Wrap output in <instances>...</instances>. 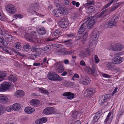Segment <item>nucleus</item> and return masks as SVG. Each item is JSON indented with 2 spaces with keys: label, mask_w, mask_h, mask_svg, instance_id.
Here are the masks:
<instances>
[{
  "label": "nucleus",
  "mask_w": 124,
  "mask_h": 124,
  "mask_svg": "<svg viewBox=\"0 0 124 124\" xmlns=\"http://www.w3.org/2000/svg\"><path fill=\"white\" fill-rule=\"evenodd\" d=\"M51 49V46L49 45H48L44 47V50L46 52H48Z\"/></svg>",
  "instance_id": "43"
},
{
  "label": "nucleus",
  "mask_w": 124,
  "mask_h": 124,
  "mask_svg": "<svg viewBox=\"0 0 124 124\" xmlns=\"http://www.w3.org/2000/svg\"><path fill=\"white\" fill-rule=\"evenodd\" d=\"M30 48L31 46L28 43L25 44L24 46V48L27 49Z\"/></svg>",
  "instance_id": "55"
},
{
  "label": "nucleus",
  "mask_w": 124,
  "mask_h": 124,
  "mask_svg": "<svg viewBox=\"0 0 124 124\" xmlns=\"http://www.w3.org/2000/svg\"><path fill=\"white\" fill-rule=\"evenodd\" d=\"M10 98L6 95H0V102L5 103L8 102L10 100Z\"/></svg>",
  "instance_id": "12"
},
{
  "label": "nucleus",
  "mask_w": 124,
  "mask_h": 124,
  "mask_svg": "<svg viewBox=\"0 0 124 124\" xmlns=\"http://www.w3.org/2000/svg\"><path fill=\"white\" fill-rule=\"evenodd\" d=\"M57 110L54 107H47L44 109L43 113L46 115H50L56 113Z\"/></svg>",
  "instance_id": "4"
},
{
  "label": "nucleus",
  "mask_w": 124,
  "mask_h": 124,
  "mask_svg": "<svg viewBox=\"0 0 124 124\" xmlns=\"http://www.w3.org/2000/svg\"><path fill=\"white\" fill-rule=\"evenodd\" d=\"M113 116L112 112H110L107 115L104 121L105 124H110Z\"/></svg>",
  "instance_id": "11"
},
{
  "label": "nucleus",
  "mask_w": 124,
  "mask_h": 124,
  "mask_svg": "<svg viewBox=\"0 0 124 124\" xmlns=\"http://www.w3.org/2000/svg\"><path fill=\"white\" fill-rule=\"evenodd\" d=\"M124 47L123 45L117 43L114 44L111 46V48L113 51H121L123 49Z\"/></svg>",
  "instance_id": "6"
},
{
  "label": "nucleus",
  "mask_w": 124,
  "mask_h": 124,
  "mask_svg": "<svg viewBox=\"0 0 124 124\" xmlns=\"http://www.w3.org/2000/svg\"><path fill=\"white\" fill-rule=\"evenodd\" d=\"M113 0H111L109 3H108L103 7L102 9H104L109 6L112 3Z\"/></svg>",
  "instance_id": "45"
},
{
  "label": "nucleus",
  "mask_w": 124,
  "mask_h": 124,
  "mask_svg": "<svg viewBox=\"0 0 124 124\" xmlns=\"http://www.w3.org/2000/svg\"><path fill=\"white\" fill-rule=\"evenodd\" d=\"M59 9L61 14L66 15L68 13V10L65 8L63 7H60Z\"/></svg>",
  "instance_id": "25"
},
{
  "label": "nucleus",
  "mask_w": 124,
  "mask_h": 124,
  "mask_svg": "<svg viewBox=\"0 0 124 124\" xmlns=\"http://www.w3.org/2000/svg\"><path fill=\"white\" fill-rule=\"evenodd\" d=\"M119 5H117L116 6H113L111 8L110 10H109V12H111L112 11H113L116 9L119 6Z\"/></svg>",
  "instance_id": "48"
},
{
  "label": "nucleus",
  "mask_w": 124,
  "mask_h": 124,
  "mask_svg": "<svg viewBox=\"0 0 124 124\" xmlns=\"http://www.w3.org/2000/svg\"><path fill=\"white\" fill-rule=\"evenodd\" d=\"M6 110L7 111L9 112L12 111L13 110L12 106H8L6 107Z\"/></svg>",
  "instance_id": "49"
},
{
  "label": "nucleus",
  "mask_w": 124,
  "mask_h": 124,
  "mask_svg": "<svg viewBox=\"0 0 124 124\" xmlns=\"http://www.w3.org/2000/svg\"><path fill=\"white\" fill-rule=\"evenodd\" d=\"M6 9L9 13L11 14H13L16 12L15 8L12 4H9L7 6Z\"/></svg>",
  "instance_id": "10"
},
{
  "label": "nucleus",
  "mask_w": 124,
  "mask_h": 124,
  "mask_svg": "<svg viewBox=\"0 0 124 124\" xmlns=\"http://www.w3.org/2000/svg\"><path fill=\"white\" fill-rule=\"evenodd\" d=\"M11 85V83L8 82L4 83L0 85V92H4L8 90Z\"/></svg>",
  "instance_id": "5"
},
{
  "label": "nucleus",
  "mask_w": 124,
  "mask_h": 124,
  "mask_svg": "<svg viewBox=\"0 0 124 124\" xmlns=\"http://www.w3.org/2000/svg\"><path fill=\"white\" fill-rule=\"evenodd\" d=\"M5 39L8 41H10L12 38V36L9 34L6 33L4 35Z\"/></svg>",
  "instance_id": "38"
},
{
  "label": "nucleus",
  "mask_w": 124,
  "mask_h": 124,
  "mask_svg": "<svg viewBox=\"0 0 124 124\" xmlns=\"http://www.w3.org/2000/svg\"><path fill=\"white\" fill-rule=\"evenodd\" d=\"M54 66L57 68V70L59 73H62L64 69L63 64L60 62L56 63L54 65Z\"/></svg>",
  "instance_id": "8"
},
{
  "label": "nucleus",
  "mask_w": 124,
  "mask_h": 124,
  "mask_svg": "<svg viewBox=\"0 0 124 124\" xmlns=\"http://www.w3.org/2000/svg\"><path fill=\"white\" fill-rule=\"evenodd\" d=\"M12 106L13 110L16 111L19 110L21 106L20 104L17 103L13 104Z\"/></svg>",
  "instance_id": "23"
},
{
  "label": "nucleus",
  "mask_w": 124,
  "mask_h": 124,
  "mask_svg": "<svg viewBox=\"0 0 124 124\" xmlns=\"http://www.w3.org/2000/svg\"><path fill=\"white\" fill-rule=\"evenodd\" d=\"M59 8L58 9H55L53 11V15L54 16L59 17L61 16V13Z\"/></svg>",
  "instance_id": "26"
},
{
  "label": "nucleus",
  "mask_w": 124,
  "mask_h": 124,
  "mask_svg": "<svg viewBox=\"0 0 124 124\" xmlns=\"http://www.w3.org/2000/svg\"><path fill=\"white\" fill-rule=\"evenodd\" d=\"M119 18L118 16H114L111 19V21L108 23L107 25L108 28L112 27L113 26L115 25L118 21Z\"/></svg>",
  "instance_id": "7"
},
{
  "label": "nucleus",
  "mask_w": 124,
  "mask_h": 124,
  "mask_svg": "<svg viewBox=\"0 0 124 124\" xmlns=\"http://www.w3.org/2000/svg\"><path fill=\"white\" fill-rule=\"evenodd\" d=\"M113 64L112 62H108L107 63L106 66L108 70H111L114 67Z\"/></svg>",
  "instance_id": "33"
},
{
  "label": "nucleus",
  "mask_w": 124,
  "mask_h": 124,
  "mask_svg": "<svg viewBox=\"0 0 124 124\" xmlns=\"http://www.w3.org/2000/svg\"><path fill=\"white\" fill-rule=\"evenodd\" d=\"M8 79L13 82H16L17 80V78L15 75H11L8 78Z\"/></svg>",
  "instance_id": "28"
},
{
  "label": "nucleus",
  "mask_w": 124,
  "mask_h": 124,
  "mask_svg": "<svg viewBox=\"0 0 124 124\" xmlns=\"http://www.w3.org/2000/svg\"><path fill=\"white\" fill-rule=\"evenodd\" d=\"M74 96V94L72 93H71L70 94L68 98L69 99H70L73 98Z\"/></svg>",
  "instance_id": "57"
},
{
  "label": "nucleus",
  "mask_w": 124,
  "mask_h": 124,
  "mask_svg": "<svg viewBox=\"0 0 124 124\" xmlns=\"http://www.w3.org/2000/svg\"><path fill=\"white\" fill-rule=\"evenodd\" d=\"M77 16L76 15H73L71 17L72 19L75 20L77 18Z\"/></svg>",
  "instance_id": "64"
},
{
  "label": "nucleus",
  "mask_w": 124,
  "mask_h": 124,
  "mask_svg": "<svg viewBox=\"0 0 124 124\" xmlns=\"http://www.w3.org/2000/svg\"><path fill=\"white\" fill-rule=\"evenodd\" d=\"M41 65L40 63H34L33 64V65L34 66H40Z\"/></svg>",
  "instance_id": "63"
},
{
  "label": "nucleus",
  "mask_w": 124,
  "mask_h": 124,
  "mask_svg": "<svg viewBox=\"0 0 124 124\" xmlns=\"http://www.w3.org/2000/svg\"><path fill=\"white\" fill-rule=\"evenodd\" d=\"M31 35L32 39H35L36 42L39 44L42 43L40 39L38 38V36L36 35V32H32L31 33Z\"/></svg>",
  "instance_id": "18"
},
{
  "label": "nucleus",
  "mask_w": 124,
  "mask_h": 124,
  "mask_svg": "<svg viewBox=\"0 0 124 124\" xmlns=\"http://www.w3.org/2000/svg\"><path fill=\"white\" fill-rule=\"evenodd\" d=\"M21 44V43L19 42L16 43L15 44V46L17 49H20Z\"/></svg>",
  "instance_id": "50"
},
{
  "label": "nucleus",
  "mask_w": 124,
  "mask_h": 124,
  "mask_svg": "<svg viewBox=\"0 0 124 124\" xmlns=\"http://www.w3.org/2000/svg\"><path fill=\"white\" fill-rule=\"evenodd\" d=\"M118 89V88L117 87H116L115 89L114 90V91L111 94L112 96H113L117 92V90Z\"/></svg>",
  "instance_id": "58"
},
{
  "label": "nucleus",
  "mask_w": 124,
  "mask_h": 124,
  "mask_svg": "<svg viewBox=\"0 0 124 124\" xmlns=\"http://www.w3.org/2000/svg\"><path fill=\"white\" fill-rule=\"evenodd\" d=\"M123 113V111L122 110L119 109L118 113V115L120 116L122 115Z\"/></svg>",
  "instance_id": "62"
},
{
  "label": "nucleus",
  "mask_w": 124,
  "mask_h": 124,
  "mask_svg": "<svg viewBox=\"0 0 124 124\" xmlns=\"http://www.w3.org/2000/svg\"><path fill=\"white\" fill-rule=\"evenodd\" d=\"M122 59L120 56H114L112 60V62L115 64H119L122 62Z\"/></svg>",
  "instance_id": "13"
},
{
  "label": "nucleus",
  "mask_w": 124,
  "mask_h": 124,
  "mask_svg": "<svg viewBox=\"0 0 124 124\" xmlns=\"http://www.w3.org/2000/svg\"><path fill=\"white\" fill-rule=\"evenodd\" d=\"M85 79L83 82V84L84 85H87L89 84L90 82L89 78L87 76H85L84 77Z\"/></svg>",
  "instance_id": "32"
},
{
  "label": "nucleus",
  "mask_w": 124,
  "mask_h": 124,
  "mask_svg": "<svg viewBox=\"0 0 124 124\" xmlns=\"http://www.w3.org/2000/svg\"><path fill=\"white\" fill-rule=\"evenodd\" d=\"M94 59L95 62L96 63H98L99 62V60L97 55H95L94 56Z\"/></svg>",
  "instance_id": "53"
},
{
  "label": "nucleus",
  "mask_w": 124,
  "mask_h": 124,
  "mask_svg": "<svg viewBox=\"0 0 124 124\" xmlns=\"http://www.w3.org/2000/svg\"><path fill=\"white\" fill-rule=\"evenodd\" d=\"M39 90L40 92L44 94H49L48 91L47 90H45L39 88Z\"/></svg>",
  "instance_id": "47"
},
{
  "label": "nucleus",
  "mask_w": 124,
  "mask_h": 124,
  "mask_svg": "<svg viewBox=\"0 0 124 124\" xmlns=\"http://www.w3.org/2000/svg\"><path fill=\"white\" fill-rule=\"evenodd\" d=\"M0 42L4 46H6L7 45V42L4 40L3 38H0Z\"/></svg>",
  "instance_id": "40"
},
{
  "label": "nucleus",
  "mask_w": 124,
  "mask_h": 124,
  "mask_svg": "<svg viewBox=\"0 0 124 124\" xmlns=\"http://www.w3.org/2000/svg\"><path fill=\"white\" fill-rule=\"evenodd\" d=\"M36 29L38 33L41 35H44L46 34V30L43 27H37Z\"/></svg>",
  "instance_id": "15"
},
{
  "label": "nucleus",
  "mask_w": 124,
  "mask_h": 124,
  "mask_svg": "<svg viewBox=\"0 0 124 124\" xmlns=\"http://www.w3.org/2000/svg\"><path fill=\"white\" fill-rule=\"evenodd\" d=\"M14 17L17 19L18 18H22V16L20 14H17L14 15Z\"/></svg>",
  "instance_id": "54"
},
{
  "label": "nucleus",
  "mask_w": 124,
  "mask_h": 124,
  "mask_svg": "<svg viewBox=\"0 0 124 124\" xmlns=\"http://www.w3.org/2000/svg\"><path fill=\"white\" fill-rule=\"evenodd\" d=\"M39 7L37 3H33L31 4L29 7L28 8V11H30L31 10H38Z\"/></svg>",
  "instance_id": "16"
},
{
  "label": "nucleus",
  "mask_w": 124,
  "mask_h": 124,
  "mask_svg": "<svg viewBox=\"0 0 124 124\" xmlns=\"http://www.w3.org/2000/svg\"><path fill=\"white\" fill-rule=\"evenodd\" d=\"M107 99L108 96L107 95L100 97L99 101L100 104L104 105V106H106L108 104L107 102L106 101Z\"/></svg>",
  "instance_id": "14"
},
{
  "label": "nucleus",
  "mask_w": 124,
  "mask_h": 124,
  "mask_svg": "<svg viewBox=\"0 0 124 124\" xmlns=\"http://www.w3.org/2000/svg\"><path fill=\"white\" fill-rule=\"evenodd\" d=\"M24 94V93L22 90H19L17 91L15 94V96L17 97H21Z\"/></svg>",
  "instance_id": "27"
},
{
  "label": "nucleus",
  "mask_w": 124,
  "mask_h": 124,
  "mask_svg": "<svg viewBox=\"0 0 124 124\" xmlns=\"http://www.w3.org/2000/svg\"><path fill=\"white\" fill-rule=\"evenodd\" d=\"M20 32L21 35L23 36L26 38H29L30 37L29 34V33H27L25 31V29L23 28H21L20 29Z\"/></svg>",
  "instance_id": "20"
},
{
  "label": "nucleus",
  "mask_w": 124,
  "mask_h": 124,
  "mask_svg": "<svg viewBox=\"0 0 124 124\" xmlns=\"http://www.w3.org/2000/svg\"><path fill=\"white\" fill-rule=\"evenodd\" d=\"M79 55L81 58H83L87 56V54L85 51H81L80 52Z\"/></svg>",
  "instance_id": "37"
},
{
  "label": "nucleus",
  "mask_w": 124,
  "mask_h": 124,
  "mask_svg": "<svg viewBox=\"0 0 124 124\" xmlns=\"http://www.w3.org/2000/svg\"><path fill=\"white\" fill-rule=\"evenodd\" d=\"M47 77L49 80L54 81H60L62 79L61 77L54 72H49Z\"/></svg>",
  "instance_id": "2"
},
{
  "label": "nucleus",
  "mask_w": 124,
  "mask_h": 124,
  "mask_svg": "<svg viewBox=\"0 0 124 124\" xmlns=\"http://www.w3.org/2000/svg\"><path fill=\"white\" fill-rule=\"evenodd\" d=\"M99 36V32H98L95 33L92 35L91 39L93 40V45H95L96 41L98 39Z\"/></svg>",
  "instance_id": "19"
},
{
  "label": "nucleus",
  "mask_w": 124,
  "mask_h": 124,
  "mask_svg": "<svg viewBox=\"0 0 124 124\" xmlns=\"http://www.w3.org/2000/svg\"><path fill=\"white\" fill-rule=\"evenodd\" d=\"M5 112V109L4 107L0 104V115H1L4 113Z\"/></svg>",
  "instance_id": "42"
},
{
  "label": "nucleus",
  "mask_w": 124,
  "mask_h": 124,
  "mask_svg": "<svg viewBox=\"0 0 124 124\" xmlns=\"http://www.w3.org/2000/svg\"><path fill=\"white\" fill-rule=\"evenodd\" d=\"M35 109L29 107H26L24 109L25 112L28 114H30L35 111Z\"/></svg>",
  "instance_id": "22"
},
{
  "label": "nucleus",
  "mask_w": 124,
  "mask_h": 124,
  "mask_svg": "<svg viewBox=\"0 0 124 124\" xmlns=\"http://www.w3.org/2000/svg\"><path fill=\"white\" fill-rule=\"evenodd\" d=\"M47 120V118L46 117H43L38 119L36 121V123L37 124L44 123H46Z\"/></svg>",
  "instance_id": "21"
},
{
  "label": "nucleus",
  "mask_w": 124,
  "mask_h": 124,
  "mask_svg": "<svg viewBox=\"0 0 124 124\" xmlns=\"http://www.w3.org/2000/svg\"><path fill=\"white\" fill-rule=\"evenodd\" d=\"M41 50V48H37L36 46H33L31 49V51L33 52H39Z\"/></svg>",
  "instance_id": "34"
},
{
  "label": "nucleus",
  "mask_w": 124,
  "mask_h": 124,
  "mask_svg": "<svg viewBox=\"0 0 124 124\" xmlns=\"http://www.w3.org/2000/svg\"><path fill=\"white\" fill-rule=\"evenodd\" d=\"M68 22L65 19H62L59 23L60 26L62 28H66L68 25Z\"/></svg>",
  "instance_id": "17"
},
{
  "label": "nucleus",
  "mask_w": 124,
  "mask_h": 124,
  "mask_svg": "<svg viewBox=\"0 0 124 124\" xmlns=\"http://www.w3.org/2000/svg\"><path fill=\"white\" fill-rule=\"evenodd\" d=\"M70 93L71 92H65L63 93L62 95L63 96L67 97L68 99L69 95Z\"/></svg>",
  "instance_id": "52"
},
{
  "label": "nucleus",
  "mask_w": 124,
  "mask_h": 124,
  "mask_svg": "<svg viewBox=\"0 0 124 124\" xmlns=\"http://www.w3.org/2000/svg\"><path fill=\"white\" fill-rule=\"evenodd\" d=\"M0 20L1 21H4L5 20L4 17L0 13Z\"/></svg>",
  "instance_id": "61"
},
{
  "label": "nucleus",
  "mask_w": 124,
  "mask_h": 124,
  "mask_svg": "<svg viewBox=\"0 0 124 124\" xmlns=\"http://www.w3.org/2000/svg\"><path fill=\"white\" fill-rule=\"evenodd\" d=\"M62 34V32L59 30H56L54 32V35L56 37L59 36Z\"/></svg>",
  "instance_id": "39"
},
{
  "label": "nucleus",
  "mask_w": 124,
  "mask_h": 124,
  "mask_svg": "<svg viewBox=\"0 0 124 124\" xmlns=\"http://www.w3.org/2000/svg\"><path fill=\"white\" fill-rule=\"evenodd\" d=\"M96 21V17L94 16L90 18L88 17L83 21V24L80 28L78 30V33L79 34L83 33L84 34L82 37L83 41H85L88 35L87 31L84 32L86 29V26L88 29H90L92 27Z\"/></svg>",
  "instance_id": "1"
},
{
  "label": "nucleus",
  "mask_w": 124,
  "mask_h": 124,
  "mask_svg": "<svg viewBox=\"0 0 124 124\" xmlns=\"http://www.w3.org/2000/svg\"><path fill=\"white\" fill-rule=\"evenodd\" d=\"M96 90L94 88H88L85 91L84 95L85 96L90 98L92 97L96 92Z\"/></svg>",
  "instance_id": "3"
},
{
  "label": "nucleus",
  "mask_w": 124,
  "mask_h": 124,
  "mask_svg": "<svg viewBox=\"0 0 124 124\" xmlns=\"http://www.w3.org/2000/svg\"><path fill=\"white\" fill-rule=\"evenodd\" d=\"M80 64L81 65L83 66H85L86 65L85 62L83 60H82L80 61Z\"/></svg>",
  "instance_id": "59"
},
{
  "label": "nucleus",
  "mask_w": 124,
  "mask_h": 124,
  "mask_svg": "<svg viewBox=\"0 0 124 124\" xmlns=\"http://www.w3.org/2000/svg\"><path fill=\"white\" fill-rule=\"evenodd\" d=\"M71 3L73 5L76 6L77 7H78L80 5V3L79 2H77L74 1H72Z\"/></svg>",
  "instance_id": "44"
},
{
  "label": "nucleus",
  "mask_w": 124,
  "mask_h": 124,
  "mask_svg": "<svg viewBox=\"0 0 124 124\" xmlns=\"http://www.w3.org/2000/svg\"><path fill=\"white\" fill-rule=\"evenodd\" d=\"M49 59H48L46 57H45L43 59L42 62L41 63V65L42 67L45 66H47L49 64L48 61Z\"/></svg>",
  "instance_id": "24"
},
{
  "label": "nucleus",
  "mask_w": 124,
  "mask_h": 124,
  "mask_svg": "<svg viewBox=\"0 0 124 124\" xmlns=\"http://www.w3.org/2000/svg\"><path fill=\"white\" fill-rule=\"evenodd\" d=\"M86 71L88 73L90 74H93L94 73H96V71L94 67L93 68V69L89 67H86Z\"/></svg>",
  "instance_id": "29"
},
{
  "label": "nucleus",
  "mask_w": 124,
  "mask_h": 124,
  "mask_svg": "<svg viewBox=\"0 0 124 124\" xmlns=\"http://www.w3.org/2000/svg\"><path fill=\"white\" fill-rule=\"evenodd\" d=\"M94 4V2L93 1H89L87 2L86 5L87 6H89L90 5H92Z\"/></svg>",
  "instance_id": "56"
},
{
  "label": "nucleus",
  "mask_w": 124,
  "mask_h": 124,
  "mask_svg": "<svg viewBox=\"0 0 124 124\" xmlns=\"http://www.w3.org/2000/svg\"><path fill=\"white\" fill-rule=\"evenodd\" d=\"M6 72L2 71H0V82L4 79V78L7 76Z\"/></svg>",
  "instance_id": "30"
},
{
  "label": "nucleus",
  "mask_w": 124,
  "mask_h": 124,
  "mask_svg": "<svg viewBox=\"0 0 124 124\" xmlns=\"http://www.w3.org/2000/svg\"><path fill=\"white\" fill-rule=\"evenodd\" d=\"M31 104L34 106H36L39 104V100L36 99H33L31 100L30 101Z\"/></svg>",
  "instance_id": "31"
},
{
  "label": "nucleus",
  "mask_w": 124,
  "mask_h": 124,
  "mask_svg": "<svg viewBox=\"0 0 124 124\" xmlns=\"http://www.w3.org/2000/svg\"><path fill=\"white\" fill-rule=\"evenodd\" d=\"M95 10L94 7L92 6H90L87 8V12L89 14L93 12Z\"/></svg>",
  "instance_id": "36"
},
{
  "label": "nucleus",
  "mask_w": 124,
  "mask_h": 124,
  "mask_svg": "<svg viewBox=\"0 0 124 124\" xmlns=\"http://www.w3.org/2000/svg\"><path fill=\"white\" fill-rule=\"evenodd\" d=\"M102 75L103 77L104 78H110L111 76L105 73H102Z\"/></svg>",
  "instance_id": "51"
},
{
  "label": "nucleus",
  "mask_w": 124,
  "mask_h": 124,
  "mask_svg": "<svg viewBox=\"0 0 124 124\" xmlns=\"http://www.w3.org/2000/svg\"><path fill=\"white\" fill-rule=\"evenodd\" d=\"M72 53L71 51H66L64 49H62L57 51L55 52V54L57 55H66L71 54Z\"/></svg>",
  "instance_id": "9"
},
{
  "label": "nucleus",
  "mask_w": 124,
  "mask_h": 124,
  "mask_svg": "<svg viewBox=\"0 0 124 124\" xmlns=\"http://www.w3.org/2000/svg\"><path fill=\"white\" fill-rule=\"evenodd\" d=\"M100 114L99 113H97L94 116L93 121L94 122H96L100 117Z\"/></svg>",
  "instance_id": "35"
},
{
  "label": "nucleus",
  "mask_w": 124,
  "mask_h": 124,
  "mask_svg": "<svg viewBox=\"0 0 124 124\" xmlns=\"http://www.w3.org/2000/svg\"><path fill=\"white\" fill-rule=\"evenodd\" d=\"M65 36L66 37L72 38L74 37L75 34L74 33H71L69 34H66Z\"/></svg>",
  "instance_id": "41"
},
{
  "label": "nucleus",
  "mask_w": 124,
  "mask_h": 124,
  "mask_svg": "<svg viewBox=\"0 0 124 124\" xmlns=\"http://www.w3.org/2000/svg\"><path fill=\"white\" fill-rule=\"evenodd\" d=\"M108 10V9H107L104 10L100 14L98 15L97 18H99L103 16V14L107 11Z\"/></svg>",
  "instance_id": "46"
},
{
  "label": "nucleus",
  "mask_w": 124,
  "mask_h": 124,
  "mask_svg": "<svg viewBox=\"0 0 124 124\" xmlns=\"http://www.w3.org/2000/svg\"><path fill=\"white\" fill-rule=\"evenodd\" d=\"M86 52L87 54L88 55H90L91 53L90 50L89 48H87L86 49Z\"/></svg>",
  "instance_id": "60"
}]
</instances>
